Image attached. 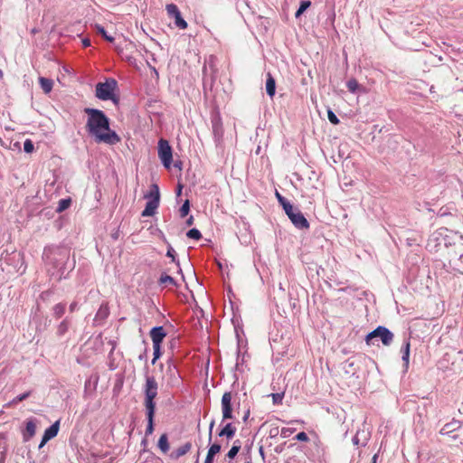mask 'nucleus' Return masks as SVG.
I'll list each match as a JSON object with an SVG mask.
<instances>
[{
	"mask_svg": "<svg viewBox=\"0 0 463 463\" xmlns=\"http://www.w3.org/2000/svg\"><path fill=\"white\" fill-rule=\"evenodd\" d=\"M456 236L457 233L453 231L444 227L439 228L430 234L427 246L430 250H438L441 246L450 245Z\"/></svg>",
	"mask_w": 463,
	"mask_h": 463,
	"instance_id": "obj_2",
	"label": "nucleus"
},
{
	"mask_svg": "<svg viewBox=\"0 0 463 463\" xmlns=\"http://www.w3.org/2000/svg\"><path fill=\"white\" fill-rule=\"evenodd\" d=\"M295 439H296L297 440H299V441H305V442H307V441H308V440H309V439H308V437H307V433H306V432H304V431L298 433V434H297V436L295 437Z\"/></svg>",
	"mask_w": 463,
	"mask_h": 463,
	"instance_id": "obj_37",
	"label": "nucleus"
},
{
	"mask_svg": "<svg viewBox=\"0 0 463 463\" xmlns=\"http://www.w3.org/2000/svg\"><path fill=\"white\" fill-rule=\"evenodd\" d=\"M71 204V198H64L61 199L58 203V207L56 209L57 213H62L63 211L67 210Z\"/></svg>",
	"mask_w": 463,
	"mask_h": 463,
	"instance_id": "obj_22",
	"label": "nucleus"
},
{
	"mask_svg": "<svg viewBox=\"0 0 463 463\" xmlns=\"http://www.w3.org/2000/svg\"><path fill=\"white\" fill-rule=\"evenodd\" d=\"M241 447V441L239 439L235 440L233 442V445H232V449L227 453V457L229 458H231V459L233 458L238 454V452L240 451Z\"/></svg>",
	"mask_w": 463,
	"mask_h": 463,
	"instance_id": "obj_23",
	"label": "nucleus"
},
{
	"mask_svg": "<svg viewBox=\"0 0 463 463\" xmlns=\"http://www.w3.org/2000/svg\"><path fill=\"white\" fill-rule=\"evenodd\" d=\"M160 283L161 284H171V285H175V279L169 276V275H166V274H163L161 277H160Z\"/></svg>",
	"mask_w": 463,
	"mask_h": 463,
	"instance_id": "obj_30",
	"label": "nucleus"
},
{
	"mask_svg": "<svg viewBox=\"0 0 463 463\" xmlns=\"http://www.w3.org/2000/svg\"><path fill=\"white\" fill-rule=\"evenodd\" d=\"M342 183L345 186H347L352 183L350 175H343Z\"/></svg>",
	"mask_w": 463,
	"mask_h": 463,
	"instance_id": "obj_40",
	"label": "nucleus"
},
{
	"mask_svg": "<svg viewBox=\"0 0 463 463\" xmlns=\"http://www.w3.org/2000/svg\"><path fill=\"white\" fill-rule=\"evenodd\" d=\"M192 449L191 442H186L181 447L177 448L175 450H174L170 454V458L173 459H178L179 458L184 456L186 453H188Z\"/></svg>",
	"mask_w": 463,
	"mask_h": 463,
	"instance_id": "obj_13",
	"label": "nucleus"
},
{
	"mask_svg": "<svg viewBox=\"0 0 463 463\" xmlns=\"http://www.w3.org/2000/svg\"><path fill=\"white\" fill-rule=\"evenodd\" d=\"M327 117H328L329 121L332 124L337 125L339 123L338 118L336 117V115L333 111L328 110L327 111Z\"/></svg>",
	"mask_w": 463,
	"mask_h": 463,
	"instance_id": "obj_35",
	"label": "nucleus"
},
{
	"mask_svg": "<svg viewBox=\"0 0 463 463\" xmlns=\"http://www.w3.org/2000/svg\"><path fill=\"white\" fill-rule=\"evenodd\" d=\"M292 223L298 229H308L309 228V222L305 218L303 213L297 210L296 213L291 214L289 217Z\"/></svg>",
	"mask_w": 463,
	"mask_h": 463,
	"instance_id": "obj_11",
	"label": "nucleus"
},
{
	"mask_svg": "<svg viewBox=\"0 0 463 463\" xmlns=\"http://www.w3.org/2000/svg\"><path fill=\"white\" fill-rule=\"evenodd\" d=\"M346 87L349 91L354 93L359 89V83L355 79H351L346 82Z\"/></svg>",
	"mask_w": 463,
	"mask_h": 463,
	"instance_id": "obj_26",
	"label": "nucleus"
},
{
	"mask_svg": "<svg viewBox=\"0 0 463 463\" xmlns=\"http://www.w3.org/2000/svg\"><path fill=\"white\" fill-rule=\"evenodd\" d=\"M236 432V428L232 423H227L219 432V437L232 439Z\"/></svg>",
	"mask_w": 463,
	"mask_h": 463,
	"instance_id": "obj_16",
	"label": "nucleus"
},
{
	"mask_svg": "<svg viewBox=\"0 0 463 463\" xmlns=\"http://www.w3.org/2000/svg\"><path fill=\"white\" fill-rule=\"evenodd\" d=\"M117 86L115 80H106L105 82H99L96 85V96L101 100L113 99L114 90Z\"/></svg>",
	"mask_w": 463,
	"mask_h": 463,
	"instance_id": "obj_7",
	"label": "nucleus"
},
{
	"mask_svg": "<svg viewBox=\"0 0 463 463\" xmlns=\"http://www.w3.org/2000/svg\"><path fill=\"white\" fill-rule=\"evenodd\" d=\"M82 44L84 47H88L90 45V41L89 39H83L82 40Z\"/></svg>",
	"mask_w": 463,
	"mask_h": 463,
	"instance_id": "obj_45",
	"label": "nucleus"
},
{
	"mask_svg": "<svg viewBox=\"0 0 463 463\" xmlns=\"http://www.w3.org/2000/svg\"><path fill=\"white\" fill-rule=\"evenodd\" d=\"M283 393H273L272 401L274 404H279L282 402Z\"/></svg>",
	"mask_w": 463,
	"mask_h": 463,
	"instance_id": "obj_36",
	"label": "nucleus"
},
{
	"mask_svg": "<svg viewBox=\"0 0 463 463\" xmlns=\"http://www.w3.org/2000/svg\"><path fill=\"white\" fill-rule=\"evenodd\" d=\"M402 360L405 361V352L403 353L402 356Z\"/></svg>",
	"mask_w": 463,
	"mask_h": 463,
	"instance_id": "obj_50",
	"label": "nucleus"
},
{
	"mask_svg": "<svg viewBox=\"0 0 463 463\" xmlns=\"http://www.w3.org/2000/svg\"><path fill=\"white\" fill-rule=\"evenodd\" d=\"M213 427H214V420H213L210 422V425H209V434H208V439H209V441H211V440H212Z\"/></svg>",
	"mask_w": 463,
	"mask_h": 463,
	"instance_id": "obj_39",
	"label": "nucleus"
},
{
	"mask_svg": "<svg viewBox=\"0 0 463 463\" xmlns=\"http://www.w3.org/2000/svg\"><path fill=\"white\" fill-rule=\"evenodd\" d=\"M77 305H78V304H77V302H72V303L71 304V306H70V311H71V312H73V311L76 309Z\"/></svg>",
	"mask_w": 463,
	"mask_h": 463,
	"instance_id": "obj_44",
	"label": "nucleus"
},
{
	"mask_svg": "<svg viewBox=\"0 0 463 463\" xmlns=\"http://www.w3.org/2000/svg\"><path fill=\"white\" fill-rule=\"evenodd\" d=\"M30 395H31V392H26L24 393H22V394L16 396L15 398H14L13 401L10 402V404L16 405L20 402H23L25 399H27Z\"/></svg>",
	"mask_w": 463,
	"mask_h": 463,
	"instance_id": "obj_29",
	"label": "nucleus"
},
{
	"mask_svg": "<svg viewBox=\"0 0 463 463\" xmlns=\"http://www.w3.org/2000/svg\"><path fill=\"white\" fill-rule=\"evenodd\" d=\"M157 153L158 157L160 158L161 162L163 163L166 170L170 171L172 169H175L176 171H182V162L179 160H176L173 164L172 167L173 151L167 140L161 138L158 141Z\"/></svg>",
	"mask_w": 463,
	"mask_h": 463,
	"instance_id": "obj_3",
	"label": "nucleus"
},
{
	"mask_svg": "<svg viewBox=\"0 0 463 463\" xmlns=\"http://www.w3.org/2000/svg\"><path fill=\"white\" fill-rule=\"evenodd\" d=\"M311 5L310 1H302L300 6L296 12V17H299Z\"/></svg>",
	"mask_w": 463,
	"mask_h": 463,
	"instance_id": "obj_27",
	"label": "nucleus"
},
{
	"mask_svg": "<svg viewBox=\"0 0 463 463\" xmlns=\"http://www.w3.org/2000/svg\"><path fill=\"white\" fill-rule=\"evenodd\" d=\"M166 256L170 257L172 259V261L175 262V250L171 246L168 247Z\"/></svg>",
	"mask_w": 463,
	"mask_h": 463,
	"instance_id": "obj_38",
	"label": "nucleus"
},
{
	"mask_svg": "<svg viewBox=\"0 0 463 463\" xmlns=\"http://www.w3.org/2000/svg\"><path fill=\"white\" fill-rule=\"evenodd\" d=\"M165 9H166L168 16L175 18V24L179 29L184 30V29L187 28L188 24L181 16V13H180V11H179V9H178L176 5H175V4H168V5H166Z\"/></svg>",
	"mask_w": 463,
	"mask_h": 463,
	"instance_id": "obj_8",
	"label": "nucleus"
},
{
	"mask_svg": "<svg viewBox=\"0 0 463 463\" xmlns=\"http://www.w3.org/2000/svg\"><path fill=\"white\" fill-rule=\"evenodd\" d=\"M221 451V445L214 443L213 444L208 450L206 458L204 460V463H213V458L216 454H218Z\"/></svg>",
	"mask_w": 463,
	"mask_h": 463,
	"instance_id": "obj_17",
	"label": "nucleus"
},
{
	"mask_svg": "<svg viewBox=\"0 0 463 463\" xmlns=\"http://www.w3.org/2000/svg\"><path fill=\"white\" fill-rule=\"evenodd\" d=\"M157 383L153 376L146 377L145 385V407L146 411H155L156 403L154 399L157 395Z\"/></svg>",
	"mask_w": 463,
	"mask_h": 463,
	"instance_id": "obj_5",
	"label": "nucleus"
},
{
	"mask_svg": "<svg viewBox=\"0 0 463 463\" xmlns=\"http://www.w3.org/2000/svg\"><path fill=\"white\" fill-rule=\"evenodd\" d=\"M232 394L231 392H226L222 397V420H231L233 418L232 406Z\"/></svg>",
	"mask_w": 463,
	"mask_h": 463,
	"instance_id": "obj_9",
	"label": "nucleus"
},
{
	"mask_svg": "<svg viewBox=\"0 0 463 463\" xmlns=\"http://www.w3.org/2000/svg\"><path fill=\"white\" fill-rule=\"evenodd\" d=\"M157 447L161 450L162 453L165 454L169 450V442H168V437L165 433L162 434L158 439Z\"/></svg>",
	"mask_w": 463,
	"mask_h": 463,
	"instance_id": "obj_18",
	"label": "nucleus"
},
{
	"mask_svg": "<svg viewBox=\"0 0 463 463\" xmlns=\"http://www.w3.org/2000/svg\"><path fill=\"white\" fill-rule=\"evenodd\" d=\"M65 313V304L63 303H58L53 307V315L60 318Z\"/></svg>",
	"mask_w": 463,
	"mask_h": 463,
	"instance_id": "obj_24",
	"label": "nucleus"
},
{
	"mask_svg": "<svg viewBox=\"0 0 463 463\" xmlns=\"http://www.w3.org/2000/svg\"><path fill=\"white\" fill-rule=\"evenodd\" d=\"M186 236L190 239L200 240L202 238V234L199 230L194 228L187 232Z\"/></svg>",
	"mask_w": 463,
	"mask_h": 463,
	"instance_id": "obj_28",
	"label": "nucleus"
},
{
	"mask_svg": "<svg viewBox=\"0 0 463 463\" xmlns=\"http://www.w3.org/2000/svg\"><path fill=\"white\" fill-rule=\"evenodd\" d=\"M84 112L88 115L86 130L96 143L113 146L121 141L120 137L110 128L109 119L102 110L86 108Z\"/></svg>",
	"mask_w": 463,
	"mask_h": 463,
	"instance_id": "obj_1",
	"label": "nucleus"
},
{
	"mask_svg": "<svg viewBox=\"0 0 463 463\" xmlns=\"http://www.w3.org/2000/svg\"><path fill=\"white\" fill-rule=\"evenodd\" d=\"M39 83H40L41 88L43 89L44 93L47 94L52 91V86H53V82L52 80L44 78V77H40Z\"/></svg>",
	"mask_w": 463,
	"mask_h": 463,
	"instance_id": "obj_19",
	"label": "nucleus"
},
{
	"mask_svg": "<svg viewBox=\"0 0 463 463\" xmlns=\"http://www.w3.org/2000/svg\"><path fill=\"white\" fill-rule=\"evenodd\" d=\"M294 431H295V430H294V429H292V430H291V429H288V428H283V429L281 430V435H282L283 437H287V433H293Z\"/></svg>",
	"mask_w": 463,
	"mask_h": 463,
	"instance_id": "obj_42",
	"label": "nucleus"
},
{
	"mask_svg": "<svg viewBox=\"0 0 463 463\" xmlns=\"http://www.w3.org/2000/svg\"><path fill=\"white\" fill-rule=\"evenodd\" d=\"M24 150L26 153H32L34 150L33 143L31 139H26L24 143Z\"/></svg>",
	"mask_w": 463,
	"mask_h": 463,
	"instance_id": "obj_31",
	"label": "nucleus"
},
{
	"mask_svg": "<svg viewBox=\"0 0 463 463\" xmlns=\"http://www.w3.org/2000/svg\"><path fill=\"white\" fill-rule=\"evenodd\" d=\"M60 429V421H55L52 425H51L49 428H47L43 433L42 441L40 443V448L43 447L44 444L49 441L51 439L57 436L58 431Z\"/></svg>",
	"mask_w": 463,
	"mask_h": 463,
	"instance_id": "obj_10",
	"label": "nucleus"
},
{
	"mask_svg": "<svg viewBox=\"0 0 463 463\" xmlns=\"http://www.w3.org/2000/svg\"><path fill=\"white\" fill-rule=\"evenodd\" d=\"M460 423L457 420H452L447 424H445L439 430L441 435H449L450 433L456 431L459 429Z\"/></svg>",
	"mask_w": 463,
	"mask_h": 463,
	"instance_id": "obj_14",
	"label": "nucleus"
},
{
	"mask_svg": "<svg viewBox=\"0 0 463 463\" xmlns=\"http://www.w3.org/2000/svg\"><path fill=\"white\" fill-rule=\"evenodd\" d=\"M160 347H161V345H153V349H154V358L152 360L153 364L156 363V361L161 355Z\"/></svg>",
	"mask_w": 463,
	"mask_h": 463,
	"instance_id": "obj_33",
	"label": "nucleus"
},
{
	"mask_svg": "<svg viewBox=\"0 0 463 463\" xmlns=\"http://www.w3.org/2000/svg\"><path fill=\"white\" fill-rule=\"evenodd\" d=\"M154 415L155 411H146L147 426L146 429V435L149 436L154 431Z\"/></svg>",
	"mask_w": 463,
	"mask_h": 463,
	"instance_id": "obj_20",
	"label": "nucleus"
},
{
	"mask_svg": "<svg viewBox=\"0 0 463 463\" xmlns=\"http://www.w3.org/2000/svg\"><path fill=\"white\" fill-rule=\"evenodd\" d=\"M375 338H379L384 345H390L393 339V334L386 327L378 326L366 335L365 341L368 345H374Z\"/></svg>",
	"mask_w": 463,
	"mask_h": 463,
	"instance_id": "obj_6",
	"label": "nucleus"
},
{
	"mask_svg": "<svg viewBox=\"0 0 463 463\" xmlns=\"http://www.w3.org/2000/svg\"><path fill=\"white\" fill-rule=\"evenodd\" d=\"M190 210L189 201L186 200L184 203L180 208V215L181 217H184L188 214Z\"/></svg>",
	"mask_w": 463,
	"mask_h": 463,
	"instance_id": "obj_32",
	"label": "nucleus"
},
{
	"mask_svg": "<svg viewBox=\"0 0 463 463\" xmlns=\"http://www.w3.org/2000/svg\"><path fill=\"white\" fill-rule=\"evenodd\" d=\"M144 198L147 200L145 209L143 210L142 217L154 216L160 203V191L156 183L149 185L148 190L145 193Z\"/></svg>",
	"mask_w": 463,
	"mask_h": 463,
	"instance_id": "obj_4",
	"label": "nucleus"
},
{
	"mask_svg": "<svg viewBox=\"0 0 463 463\" xmlns=\"http://www.w3.org/2000/svg\"><path fill=\"white\" fill-rule=\"evenodd\" d=\"M376 458H377V455L375 454V455L373 457V463H376Z\"/></svg>",
	"mask_w": 463,
	"mask_h": 463,
	"instance_id": "obj_48",
	"label": "nucleus"
},
{
	"mask_svg": "<svg viewBox=\"0 0 463 463\" xmlns=\"http://www.w3.org/2000/svg\"><path fill=\"white\" fill-rule=\"evenodd\" d=\"M249 413H250V412L248 411V412H247V414L245 415V417H244V420H247Z\"/></svg>",
	"mask_w": 463,
	"mask_h": 463,
	"instance_id": "obj_49",
	"label": "nucleus"
},
{
	"mask_svg": "<svg viewBox=\"0 0 463 463\" xmlns=\"http://www.w3.org/2000/svg\"><path fill=\"white\" fill-rule=\"evenodd\" d=\"M182 187H183V186L181 185V184H180V183H178V193H177L178 194H181Z\"/></svg>",
	"mask_w": 463,
	"mask_h": 463,
	"instance_id": "obj_47",
	"label": "nucleus"
},
{
	"mask_svg": "<svg viewBox=\"0 0 463 463\" xmlns=\"http://www.w3.org/2000/svg\"><path fill=\"white\" fill-rule=\"evenodd\" d=\"M276 196L279 202L281 203V205H284V203H288V201L282 195H280L279 192H276Z\"/></svg>",
	"mask_w": 463,
	"mask_h": 463,
	"instance_id": "obj_41",
	"label": "nucleus"
},
{
	"mask_svg": "<svg viewBox=\"0 0 463 463\" xmlns=\"http://www.w3.org/2000/svg\"><path fill=\"white\" fill-rule=\"evenodd\" d=\"M165 332L163 326H156L150 331V337L153 345H161L164 338L165 337Z\"/></svg>",
	"mask_w": 463,
	"mask_h": 463,
	"instance_id": "obj_12",
	"label": "nucleus"
},
{
	"mask_svg": "<svg viewBox=\"0 0 463 463\" xmlns=\"http://www.w3.org/2000/svg\"><path fill=\"white\" fill-rule=\"evenodd\" d=\"M358 435H359V431H357L356 435L353 438V443L354 445H359L360 444V439L358 438Z\"/></svg>",
	"mask_w": 463,
	"mask_h": 463,
	"instance_id": "obj_43",
	"label": "nucleus"
},
{
	"mask_svg": "<svg viewBox=\"0 0 463 463\" xmlns=\"http://www.w3.org/2000/svg\"><path fill=\"white\" fill-rule=\"evenodd\" d=\"M95 28H96L97 32L99 33H100L106 41H108L109 43H112L114 41V38L112 36H109L107 34L103 26H101L99 24H95Z\"/></svg>",
	"mask_w": 463,
	"mask_h": 463,
	"instance_id": "obj_25",
	"label": "nucleus"
},
{
	"mask_svg": "<svg viewBox=\"0 0 463 463\" xmlns=\"http://www.w3.org/2000/svg\"><path fill=\"white\" fill-rule=\"evenodd\" d=\"M282 206L288 218L291 216V214L296 213L293 206L288 202L287 203H284V205Z\"/></svg>",
	"mask_w": 463,
	"mask_h": 463,
	"instance_id": "obj_34",
	"label": "nucleus"
},
{
	"mask_svg": "<svg viewBox=\"0 0 463 463\" xmlns=\"http://www.w3.org/2000/svg\"><path fill=\"white\" fill-rule=\"evenodd\" d=\"M35 431H36L35 423L33 420H28L26 422V427H25L24 436L27 435V437L25 439H27L32 438L35 434Z\"/></svg>",
	"mask_w": 463,
	"mask_h": 463,
	"instance_id": "obj_21",
	"label": "nucleus"
},
{
	"mask_svg": "<svg viewBox=\"0 0 463 463\" xmlns=\"http://www.w3.org/2000/svg\"><path fill=\"white\" fill-rule=\"evenodd\" d=\"M266 91L270 98H273L276 92V81L269 72L267 74Z\"/></svg>",
	"mask_w": 463,
	"mask_h": 463,
	"instance_id": "obj_15",
	"label": "nucleus"
},
{
	"mask_svg": "<svg viewBox=\"0 0 463 463\" xmlns=\"http://www.w3.org/2000/svg\"><path fill=\"white\" fill-rule=\"evenodd\" d=\"M193 221H194V218H193V216H191V217L187 220V224H188V225H192V224H193Z\"/></svg>",
	"mask_w": 463,
	"mask_h": 463,
	"instance_id": "obj_46",
	"label": "nucleus"
}]
</instances>
